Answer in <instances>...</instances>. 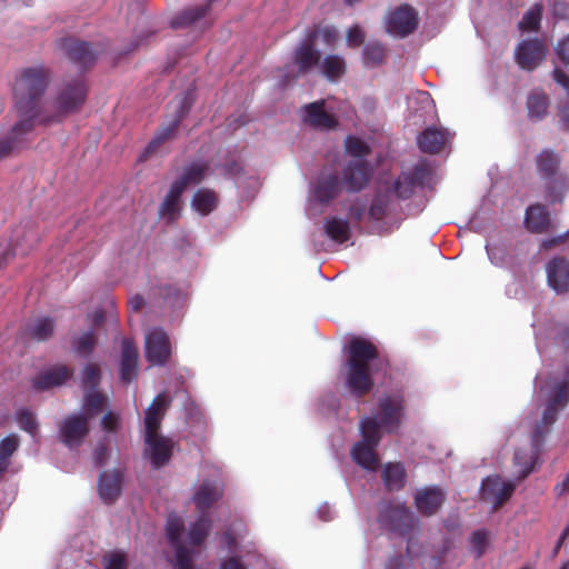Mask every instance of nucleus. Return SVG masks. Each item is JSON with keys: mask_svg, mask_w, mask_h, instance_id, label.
<instances>
[{"mask_svg": "<svg viewBox=\"0 0 569 569\" xmlns=\"http://www.w3.org/2000/svg\"><path fill=\"white\" fill-rule=\"evenodd\" d=\"M389 360L378 347L362 337H353L346 346V360L341 366V376L350 395L361 399L375 387V375L387 372Z\"/></svg>", "mask_w": 569, "mask_h": 569, "instance_id": "f257e3e1", "label": "nucleus"}, {"mask_svg": "<svg viewBox=\"0 0 569 569\" xmlns=\"http://www.w3.org/2000/svg\"><path fill=\"white\" fill-rule=\"evenodd\" d=\"M51 82V71L43 64L22 68L13 83L14 108L19 118L18 128L33 129L43 117L40 102Z\"/></svg>", "mask_w": 569, "mask_h": 569, "instance_id": "f03ea898", "label": "nucleus"}, {"mask_svg": "<svg viewBox=\"0 0 569 569\" xmlns=\"http://www.w3.org/2000/svg\"><path fill=\"white\" fill-rule=\"evenodd\" d=\"M88 96L86 78L79 74L74 78L63 79L53 100L54 112L43 113L40 123L48 126L61 122L67 116L78 112L84 104Z\"/></svg>", "mask_w": 569, "mask_h": 569, "instance_id": "7ed1b4c3", "label": "nucleus"}, {"mask_svg": "<svg viewBox=\"0 0 569 569\" xmlns=\"http://www.w3.org/2000/svg\"><path fill=\"white\" fill-rule=\"evenodd\" d=\"M377 427L375 419H361L359 423L361 440L351 449L353 461L369 471L377 470L379 466L376 448L381 441L382 432H378Z\"/></svg>", "mask_w": 569, "mask_h": 569, "instance_id": "20e7f679", "label": "nucleus"}, {"mask_svg": "<svg viewBox=\"0 0 569 569\" xmlns=\"http://www.w3.org/2000/svg\"><path fill=\"white\" fill-rule=\"evenodd\" d=\"M406 416L405 397L397 393H386L378 399V411L376 416L363 417L362 419H375L378 432H396Z\"/></svg>", "mask_w": 569, "mask_h": 569, "instance_id": "39448f33", "label": "nucleus"}, {"mask_svg": "<svg viewBox=\"0 0 569 569\" xmlns=\"http://www.w3.org/2000/svg\"><path fill=\"white\" fill-rule=\"evenodd\" d=\"M378 521L389 531L409 537L413 531L417 519L405 503L386 501L379 506Z\"/></svg>", "mask_w": 569, "mask_h": 569, "instance_id": "423d86ee", "label": "nucleus"}, {"mask_svg": "<svg viewBox=\"0 0 569 569\" xmlns=\"http://www.w3.org/2000/svg\"><path fill=\"white\" fill-rule=\"evenodd\" d=\"M568 403L569 381L563 380L555 386L553 395L546 406L541 420L536 425V439H539L542 432H550L552 425L557 420L558 411L563 409Z\"/></svg>", "mask_w": 569, "mask_h": 569, "instance_id": "0eeeda50", "label": "nucleus"}, {"mask_svg": "<svg viewBox=\"0 0 569 569\" xmlns=\"http://www.w3.org/2000/svg\"><path fill=\"white\" fill-rule=\"evenodd\" d=\"M144 357L152 366H164L171 357V342L168 333L158 327L144 338Z\"/></svg>", "mask_w": 569, "mask_h": 569, "instance_id": "6e6552de", "label": "nucleus"}, {"mask_svg": "<svg viewBox=\"0 0 569 569\" xmlns=\"http://www.w3.org/2000/svg\"><path fill=\"white\" fill-rule=\"evenodd\" d=\"M90 432L89 419L83 413H72L59 423V436L69 448H78Z\"/></svg>", "mask_w": 569, "mask_h": 569, "instance_id": "1a4fd4ad", "label": "nucleus"}, {"mask_svg": "<svg viewBox=\"0 0 569 569\" xmlns=\"http://www.w3.org/2000/svg\"><path fill=\"white\" fill-rule=\"evenodd\" d=\"M549 433L542 432L539 439H536V428L531 432L530 449H517L513 455V466L517 468V479H526L536 468L539 461L546 437Z\"/></svg>", "mask_w": 569, "mask_h": 569, "instance_id": "9d476101", "label": "nucleus"}, {"mask_svg": "<svg viewBox=\"0 0 569 569\" xmlns=\"http://www.w3.org/2000/svg\"><path fill=\"white\" fill-rule=\"evenodd\" d=\"M547 51L545 41L538 38L522 40L515 50V60L520 69L533 71L546 60Z\"/></svg>", "mask_w": 569, "mask_h": 569, "instance_id": "9b49d317", "label": "nucleus"}, {"mask_svg": "<svg viewBox=\"0 0 569 569\" xmlns=\"http://www.w3.org/2000/svg\"><path fill=\"white\" fill-rule=\"evenodd\" d=\"M418 27V14L409 4H401L390 13L387 21L389 33L398 37H407Z\"/></svg>", "mask_w": 569, "mask_h": 569, "instance_id": "f8f14e48", "label": "nucleus"}, {"mask_svg": "<svg viewBox=\"0 0 569 569\" xmlns=\"http://www.w3.org/2000/svg\"><path fill=\"white\" fill-rule=\"evenodd\" d=\"M61 49L70 61L82 69L92 67L98 56L91 43L74 38L62 39Z\"/></svg>", "mask_w": 569, "mask_h": 569, "instance_id": "ddd939ff", "label": "nucleus"}, {"mask_svg": "<svg viewBox=\"0 0 569 569\" xmlns=\"http://www.w3.org/2000/svg\"><path fill=\"white\" fill-rule=\"evenodd\" d=\"M144 442L147 446L146 455L154 469L169 463L174 446L172 439L157 433L144 436Z\"/></svg>", "mask_w": 569, "mask_h": 569, "instance_id": "4468645a", "label": "nucleus"}, {"mask_svg": "<svg viewBox=\"0 0 569 569\" xmlns=\"http://www.w3.org/2000/svg\"><path fill=\"white\" fill-rule=\"evenodd\" d=\"M190 108L191 103L189 102L188 98H183V100L180 102L179 109L177 110L174 119L169 124L161 127L156 133L154 138L146 147L142 160H146L149 156L154 153L162 143L176 136L181 120L187 116Z\"/></svg>", "mask_w": 569, "mask_h": 569, "instance_id": "2eb2a0df", "label": "nucleus"}, {"mask_svg": "<svg viewBox=\"0 0 569 569\" xmlns=\"http://www.w3.org/2000/svg\"><path fill=\"white\" fill-rule=\"evenodd\" d=\"M139 351L134 341L123 338L121 342L120 380L130 383L138 376Z\"/></svg>", "mask_w": 569, "mask_h": 569, "instance_id": "dca6fc26", "label": "nucleus"}, {"mask_svg": "<svg viewBox=\"0 0 569 569\" xmlns=\"http://www.w3.org/2000/svg\"><path fill=\"white\" fill-rule=\"evenodd\" d=\"M547 280L557 293L569 291V261L563 257L552 258L546 267Z\"/></svg>", "mask_w": 569, "mask_h": 569, "instance_id": "f3484780", "label": "nucleus"}, {"mask_svg": "<svg viewBox=\"0 0 569 569\" xmlns=\"http://www.w3.org/2000/svg\"><path fill=\"white\" fill-rule=\"evenodd\" d=\"M371 169L365 160H353L343 170V182L349 192L361 191L369 182Z\"/></svg>", "mask_w": 569, "mask_h": 569, "instance_id": "a211bd4d", "label": "nucleus"}, {"mask_svg": "<svg viewBox=\"0 0 569 569\" xmlns=\"http://www.w3.org/2000/svg\"><path fill=\"white\" fill-rule=\"evenodd\" d=\"M171 403V399L166 393H159L146 410L144 436L157 435L162 419Z\"/></svg>", "mask_w": 569, "mask_h": 569, "instance_id": "6ab92c4d", "label": "nucleus"}, {"mask_svg": "<svg viewBox=\"0 0 569 569\" xmlns=\"http://www.w3.org/2000/svg\"><path fill=\"white\" fill-rule=\"evenodd\" d=\"M446 500V493L438 487H427L415 495V505L418 511L430 517L441 508Z\"/></svg>", "mask_w": 569, "mask_h": 569, "instance_id": "aec40b11", "label": "nucleus"}, {"mask_svg": "<svg viewBox=\"0 0 569 569\" xmlns=\"http://www.w3.org/2000/svg\"><path fill=\"white\" fill-rule=\"evenodd\" d=\"M550 97L541 88L529 91L526 98L527 118L531 122L545 120L549 113Z\"/></svg>", "mask_w": 569, "mask_h": 569, "instance_id": "412c9836", "label": "nucleus"}, {"mask_svg": "<svg viewBox=\"0 0 569 569\" xmlns=\"http://www.w3.org/2000/svg\"><path fill=\"white\" fill-rule=\"evenodd\" d=\"M123 475L119 470L102 471L98 479V491L106 503L114 502L122 490Z\"/></svg>", "mask_w": 569, "mask_h": 569, "instance_id": "4be33fe9", "label": "nucleus"}, {"mask_svg": "<svg viewBox=\"0 0 569 569\" xmlns=\"http://www.w3.org/2000/svg\"><path fill=\"white\" fill-rule=\"evenodd\" d=\"M525 227L532 233H545L551 227V217L547 207L542 203L530 204L525 213Z\"/></svg>", "mask_w": 569, "mask_h": 569, "instance_id": "5701e85b", "label": "nucleus"}, {"mask_svg": "<svg viewBox=\"0 0 569 569\" xmlns=\"http://www.w3.org/2000/svg\"><path fill=\"white\" fill-rule=\"evenodd\" d=\"M321 54L308 38L293 51V62L299 74H306L315 67H319Z\"/></svg>", "mask_w": 569, "mask_h": 569, "instance_id": "b1692460", "label": "nucleus"}, {"mask_svg": "<svg viewBox=\"0 0 569 569\" xmlns=\"http://www.w3.org/2000/svg\"><path fill=\"white\" fill-rule=\"evenodd\" d=\"M305 122L317 129H333L338 121L336 117L325 110V101L319 100L305 107Z\"/></svg>", "mask_w": 569, "mask_h": 569, "instance_id": "393cba45", "label": "nucleus"}, {"mask_svg": "<svg viewBox=\"0 0 569 569\" xmlns=\"http://www.w3.org/2000/svg\"><path fill=\"white\" fill-rule=\"evenodd\" d=\"M183 192L174 187L170 186L169 191L167 192L164 199L159 204L158 216L159 218L166 220L167 223H174L181 216L182 211V201L181 196Z\"/></svg>", "mask_w": 569, "mask_h": 569, "instance_id": "a878e982", "label": "nucleus"}, {"mask_svg": "<svg viewBox=\"0 0 569 569\" xmlns=\"http://www.w3.org/2000/svg\"><path fill=\"white\" fill-rule=\"evenodd\" d=\"M448 140L449 134L447 131L429 127L419 134L417 142L422 152L437 154L445 149Z\"/></svg>", "mask_w": 569, "mask_h": 569, "instance_id": "bb28decb", "label": "nucleus"}, {"mask_svg": "<svg viewBox=\"0 0 569 569\" xmlns=\"http://www.w3.org/2000/svg\"><path fill=\"white\" fill-rule=\"evenodd\" d=\"M73 376V370L64 365L54 366L32 380V385L38 390H46L52 387L63 385Z\"/></svg>", "mask_w": 569, "mask_h": 569, "instance_id": "cd10ccee", "label": "nucleus"}, {"mask_svg": "<svg viewBox=\"0 0 569 569\" xmlns=\"http://www.w3.org/2000/svg\"><path fill=\"white\" fill-rule=\"evenodd\" d=\"M223 489L220 485L203 481L193 495L196 508L201 513H207L211 506L222 498Z\"/></svg>", "mask_w": 569, "mask_h": 569, "instance_id": "c85d7f7f", "label": "nucleus"}, {"mask_svg": "<svg viewBox=\"0 0 569 569\" xmlns=\"http://www.w3.org/2000/svg\"><path fill=\"white\" fill-rule=\"evenodd\" d=\"M342 190V182L338 174L321 176L315 187V197L321 203H329Z\"/></svg>", "mask_w": 569, "mask_h": 569, "instance_id": "c756f323", "label": "nucleus"}, {"mask_svg": "<svg viewBox=\"0 0 569 569\" xmlns=\"http://www.w3.org/2000/svg\"><path fill=\"white\" fill-rule=\"evenodd\" d=\"M209 171V163L204 161L192 162L186 166L180 177L172 182L174 187L180 188L182 192L191 186L199 184Z\"/></svg>", "mask_w": 569, "mask_h": 569, "instance_id": "7c9ffc66", "label": "nucleus"}, {"mask_svg": "<svg viewBox=\"0 0 569 569\" xmlns=\"http://www.w3.org/2000/svg\"><path fill=\"white\" fill-rule=\"evenodd\" d=\"M407 471L401 462H388L381 472L382 482L388 491H399L406 485Z\"/></svg>", "mask_w": 569, "mask_h": 569, "instance_id": "2f4dec72", "label": "nucleus"}, {"mask_svg": "<svg viewBox=\"0 0 569 569\" xmlns=\"http://www.w3.org/2000/svg\"><path fill=\"white\" fill-rule=\"evenodd\" d=\"M561 158L550 149H543L536 157V167L541 179L551 178L561 174Z\"/></svg>", "mask_w": 569, "mask_h": 569, "instance_id": "473e14b6", "label": "nucleus"}, {"mask_svg": "<svg viewBox=\"0 0 569 569\" xmlns=\"http://www.w3.org/2000/svg\"><path fill=\"white\" fill-rule=\"evenodd\" d=\"M543 180V198L551 204L561 203L569 190L567 178L559 174Z\"/></svg>", "mask_w": 569, "mask_h": 569, "instance_id": "72a5a7b5", "label": "nucleus"}, {"mask_svg": "<svg viewBox=\"0 0 569 569\" xmlns=\"http://www.w3.org/2000/svg\"><path fill=\"white\" fill-rule=\"evenodd\" d=\"M18 126L19 120L11 128L9 134L0 139V160L20 149L26 141V136L33 130L26 127L18 128Z\"/></svg>", "mask_w": 569, "mask_h": 569, "instance_id": "f704fd0d", "label": "nucleus"}, {"mask_svg": "<svg viewBox=\"0 0 569 569\" xmlns=\"http://www.w3.org/2000/svg\"><path fill=\"white\" fill-rule=\"evenodd\" d=\"M213 1L214 0H208V2L204 4L184 9L171 20V28H184L204 18L210 10L211 2Z\"/></svg>", "mask_w": 569, "mask_h": 569, "instance_id": "c9c22d12", "label": "nucleus"}, {"mask_svg": "<svg viewBox=\"0 0 569 569\" xmlns=\"http://www.w3.org/2000/svg\"><path fill=\"white\" fill-rule=\"evenodd\" d=\"M319 69L329 81L336 82L347 72L346 60L339 54H327L320 59Z\"/></svg>", "mask_w": 569, "mask_h": 569, "instance_id": "e433bc0d", "label": "nucleus"}, {"mask_svg": "<svg viewBox=\"0 0 569 569\" xmlns=\"http://www.w3.org/2000/svg\"><path fill=\"white\" fill-rule=\"evenodd\" d=\"M325 233L336 243H345L351 237L350 223L346 219L332 217L328 218L323 224Z\"/></svg>", "mask_w": 569, "mask_h": 569, "instance_id": "4c0bfd02", "label": "nucleus"}, {"mask_svg": "<svg viewBox=\"0 0 569 569\" xmlns=\"http://www.w3.org/2000/svg\"><path fill=\"white\" fill-rule=\"evenodd\" d=\"M217 193L208 188H201L196 191L191 200L192 209L201 216H208L217 208Z\"/></svg>", "mask_w": 569, "mask_h": 569, "instance_id": "58836bf2", "label": "nucleus"}, {"mask_svg": "<svg viewBox=\"0 0 569 569\" xmlns=\"http://www.w3.org/2000/svg\"><path fill=\"white\" fill-rule=\"evenodd\" d=\"M54 327L56 323L53 319L49 317H41L28 325L26 333L33 340L44 341L53 335Z\"/></svg>", "mask_w": 569, "mask_h": 569, "instance_id": "ea45409f", "label": "nucleus"}, {"mask_svg": "<svg viewBox=\"0 0 569 569\" xmlns=\"http://www.w3.org/2000/svg\"><path fill=\"white\" fill-rule=\"evenodd\" d=\"M391 199L392 194L390 190H386L385 192L378 191L369 207V218L376 221L382 220L387 214Z\"/></svg>", "mask_w": 569, "mask_h": 569, "instance_id": "a19ab883", "label": "nucleus"}, {"mask_svg": "<svg viewBox=\"0 0 569 569\" xmlns=\"http://www.w3.org/2000/svg\"><path fill=\"white\" fill-rule=\"evenodd\" d=\"M211 529V520L207 513H201L199 519L190 527L188 540L193 546L201 545Z\"/></svg>", "mask_w": 569, "mask_h": 569, "instance_id": "79ce46f5", "label": "nucleus"}, {"mask_svg": "<svg viewBox=\"0 0 569 569\" xmlns=\"http://www.w3.org/2000/svg\"><path fill=\"white\" fill-rule=\"evenodd\" d=\"M470 553L480 559L490 547V533L487 529L475 530L469 537Z\"/></svg>", "mask_w": 569, "mask_h": 569, "instance_id": "37998d69", "label": "nucleus"}, {"mask_svg": "<svg viewBox=\"0 0 569 569\" xmlns=\"http://www.w3.org/2000/svg\"><path fill=\"white\" fill-rule=\"evenodd\" d=\"M107 402L108 399L103 393L97 390L87 391L83 397V407L86 410L83 415L87 416L88 419L96 417L102 411Z\"/></svg>", "mask_w": 569, "mask_h": 569, "instance_id": "c03bdc74", "label": "nucleus"}, {"mask_svg": "<svg viewBox=\"0 0 569 569\" xmlns=\"http://www.w3.org/2000/svg\"><path fill=\"white\" fill-rule=\"evenodd\" d=\"M386 57V48L380 42H369L363 47V63L368 68L380 66Z\"/></svg>", "mask_w": 569, "mask_h": 569, "instance_id": "a18cd8bd", "label": "nucleus"}, {"mask_svg": "<svg viewBox=\"0 0 569 569\" xmlns=\"http://www.w3.org/2000/svg\"><path fill=\"white\" fill-rule=\"evenodd\" d=\"M542 18V4H533L522 17L518 23L521 31H536L540 27Z\"/></svg>", "mask_w": 569, "mask_h": 569, "instance_id": "49530a36", "label": "nucleus"}, {"mask_svg": "<svg viewBox=\"0 0 569 569\" xmlns=\"http://www.w3.org/2000/svg\"><path fill=\"white\" fill-rule=\"evenodd\" d=\"M97 342L98 339L96 332L93 330H89L80 335L77 339H74L72 342V347L78 355L88 357L96 348Z\"/></svg>", "mask_w": 569, "mask_h": 569, "instance_id": "de8ad7c7", "label": "nucleus"}, {"mask_svg": "<svg viewBox=\"0 0 569 569\" xmlns=\"http://www.w3.org/2000/svg\"><path fill=\"white\" fill-rule=\"evenodd\" d=\"M101 381V369L98 363H88L81 372V385L87 391L98 388Z\"/></svg>", "mask_w": 569, "mask_h": 569, "instance_id": "09e8293b", "label": "nucleus"}, {"mask_svg": "<svg viewBox=\"0 0 569 569\" xmlns=\"http://www.w3.org/2000/svg\"><path fill=\"white\" fill-rule=\"evenodd\" d=\"M416 186L413 184L409 173H401L397 180L392 183V187L389 189L391 194H396L399 199H409L415 191Z\"/></svg>", "mask_w": 569, "mask_h": 569, "instance_id": "8fccbe9b", "label": "nucleus"}, {"mask_svg": "<svg viewBox=\"0 0 569 569\" xmlns=\"http://www.w3.org/2000/svg\"><path fill=\"white\" fill-rule=\"evenodd\" d=\"M318 37L321 39V41L326 46L333 47L336 44L337 40H338L339 33H338V30L335 27H330V26L320 27V26H317L307 36V38L312 43H315V40Z\"/></svg>", "mask_w": 569, "mask_h": 569, "instance_id": "3c124183", "label": "nucleus"}, {"mask_svg": "<svg viewBox=\"0 0 569 569\" xmlns=\"http://www.w3.org/2000/svg\"><path fill=\"white\" fill-rule=\"evenodd\" d=\"M345 147L347 152L356 158H363L371 152L370 147L365 140L353 136L347 137Z\"/></svg>", "mask_w": 569, "mask_h": 569, "instance_id": "603ef678", "label": "nucleus"}, {"mask_svg": "<svg viewBox=\"0 0 569 569\" xmlns=\"http://www.w3.org/2000/svg\"><path fill=\"white\" fill-rule=\"evenodd\" d=\"M19 427L34 437L38 432V422L34 415L29 409H20L16 415Z\"/></svg>", "mask_w": 569, "mask_h": 569, "instance_id": "864d4df0", "label": "nucleus"}, {"mask_svg": "<svg viewBox=\"0 0 569 569\" xmlns=\"http://www.w3.org/2000/svg\"><path fill=\"white\" fill-rule=\"evenodd\" d=\"M501 487V479L499 476H491L483 479L480 488V497L482 500L491 502Z\"/></svg>", "mask_w": 569, "mask_h": 569, "instance_id": "5fc2aeb1", "label": "nucleus"}, {"mask_svg": "<svg viewBox=\"0 0 569 569\" xmlns=\"http://www.w3.org/2000/svg\"><path fill=\"white\" fill-rule=\"evenodd\" d=\"M20 439L17 435L12 433L7 436L0 441V459L9 461L12 455L18 450Z\"/></svg>", "mask_w": 569, "mask_h": 569, "instance_id": "6e6d98bb", "label": "nucleus"}, {"mask_svg": "<svg viewBox=\"0 0 569 569\" xmlns=\"http://www.w3.org/2000/svg\"><path fill=\"white\" fill-rule=\"evenodd\" d=\"M515 490L516 485L513 482H501V487L491 501L493 510L501 508L510 499Z\"/></svg>", "mask_w": 569, "mask_h": 569, "instance_id": "4d7b16f0", "label": "nucleus"}, {"mask_svg": "<svg viewBox=\"0 0 569 569\" xmlns=\"http://www.w3.org/2000/svg\"><path fill=\"white\" fill-rule=\"evenodd\" d=\"M182 531H183V523L180 519H172L168 522L167 538L173 547L182 545L180 542Z\"/></svg>", "mask_w": 569, "mask_h": 569, "instance_id": "13d9d810", "label": "nucleus"}, {"mask_svg": "<svg viewBox=\"0 0 569 569\" xmlns=\"http://www.w3.org/2000/svg\"><path fill=\"white\" fill-rule=\"evenodd\" d=\"M176 548V569H192L191 552L183 545L174 546Z\"/></svg>", "mask_w": 569, "mask_h": 569, "instance_id": "bf43d9fd", "label": "nucleus"}, {"mask_svg": "<svg viewBox=\"0 0 569 569\" xmlns=\"http://www.w3.org/2000/svg\"><path fill=\"white\" fill-rule=\"evenodd\" d=\"M120 427V417L113 411H108L101 419V428L106 432H117Z\"/></svg>", "mask_w": 569, "mask_h": 569, "instance_id": "052dcab7", "label": "nucleus"}, {"mask_svg": "<svg viewBox=\"0 0 569 569\" xmlns=\"http://www.w3.org/2000/svg\"><path fill=\"white\" fill-rule=\"evenodd\" d=\"M104 569H127V558L123 552L110 553L104 563Z\"/></svg>", "mask_w": 569, "mask_h": 569, "instance_id": "680f3d73", "label": "nucleus"}, {"mask_svg": "<svg viewBox=\"0 0 569 569\" xmlns=\"http://www.w3.org/2000/svg\"><path fill=\"white\" fill-rule=\"evenodd\" d=\"M365 41V33L359 26H352L347 31V44L351 48L359 47Z\"/></svg>", "mask_w": 569, "mask_h": 569, "instance_id": "e2e57ef3", "label": "nucleus"}, {"mask_svg": "<svg viewBox=\"0 0 569 569\" xmlns=\"http://www.w3.org/2000/svg\"><path fill=\"white\" fill-rule=\"evenodd\" d=\"M555 52L559 60L569 67V33L557 42Z\"/></svg>", "mask_w": 569, "mask_h": 569, "instance_id": "0e129e2a", "label": "nucleus"}, {"mask_svg": "<svg viewBox=\"0 0 569 569\" xmlns=\"http://www.w3.org/2000/svg\"><path fill=\"white\" fill-rule=\"evenodd\" d=\"M158 295L168 302H174L179 298V290L171 284L160 286L158 288Z\"/></svg>", "mask_w": 569, "mask_h": 569, "instance_id": "69168bd1", "label": "nucleus"}, {"mask_svg": "<svg viewBox=\"0 0 569 569\" xmlns=\"http://www.w3.org/2000/svg\"><path fill=\"white\" fill-rule=\"evenodd\" d=\"M411 178L413 184L422 186L428 178L429 171L425 166H416L411 172H408Z\"/></svg>", "mask_w": 569, "mask_h": 569, "instance_id": "338daca9", "label": "nucleus"}, {"mask_svg": "<svg viewBox=\"0 0 569 569\" xmlns=\"http://www.w3.org/2000/svg\"><path fill=\"white\" fill-rule=\"evenodd\" d=\"M551 76L555 82L563 88L567 99H569V76L560 68H555Z\"/></svg>", "mask_w": 569, "mask_h": 569, "instance_id": "774afa93", "label": "nucleus"}]
</instances>
